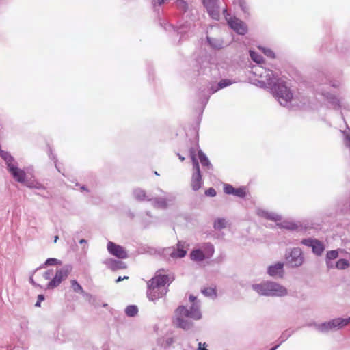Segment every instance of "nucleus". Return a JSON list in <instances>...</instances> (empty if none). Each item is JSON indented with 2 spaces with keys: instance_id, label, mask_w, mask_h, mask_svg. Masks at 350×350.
<instances>
[{
  "instance_id": "f257e3e1",
  "label": "nucleus",
  "mask_w": 350,
  "mask_h": 350,
  "mask_svg": "<svg viewBox=\"0 0 350 350\" xmlns=\"http://www.w3.org/2000/svg\"><path fill=\"white\" fill-rule=\"evenodd\" d=\"M252 72L260 78L258 83L261 88H269L275 98L280 105L288 107L293 99V92L287 85L284 77H275L273 70L266 69L261 65L252 67Z\"/></svg>"
},
{
  "instance_id": "f03ea898",
  "label": "nucleus",
  "mask_w": 350,
  "mask_h": 350,
  "mask_svg": "<svg viewBox=\"0 0 350 350\" xmlns=\"http://www.w3.org/2000/svg\"><path fill=\"white\" fill-rule=\"evenodd\" d=\"M189 299L191 303L189 308H187L185 306H178L175 310V318L174 319V323L176 327L187 331L193 328V321L200 320L202 317L200 301L197 300V297L190 295Z\"/></svg>"
},
{
  "instance_id": "7ed1b4c3",
  "label": "nucleus",
  "mask_w": 350,
  "mask_h": 350,
  "mask_svg": "<svg viewBox=\"0 0 350 350\" xmlns=\"http://www.w3.org/2000/svg\"><path fill=\"white\" fill-rule=\"evenodd\" d=\"M163 270H159L156 272L154 277L147 282V296L149 300L154 301L167 293L165 284H170L174 280V276L171 274H162Z\"/></svg>"
},
{
  "instance_id": "20e7f679",
  "label": "nucleus",
  "mask_w": 350,
  "mask_h": 350,
  "mask_svg": "<svg viewBox=\"0 0 350 350\" xmlns=\"http://www.w3.org/2000/svg\"><path fill=\"white\" fill-rule=\"evenodd\" d=\"M170 1V0H152L151 3L154 12L157 15L161 27H162L165 31H170L172 29L174 31L176 32L178 35H180V40L187 30L190 29L191 23H187L186 25L183 24L180 27H174V25L170 24L165 19L161 18V16L163 14V10L161 8V7Z\"/></svg>"
},
{
  "instance_id": "39448f33",
  "label": "nucleus",
  "mask_w": 350,
  "mask_h": 350,
  "mask_svg": "<svg viewBox=\"0 0 350 350\" xmlns=\"http://www.w3.org/2000/svg\"><path fill=\"white\" fill-rule=\"evenodd\" d=\"M252 288L260 296L284 297L288 294V291L284 286L268 280L252 284Z\"/></svg>"
},
{
  "instance_id": "423d86ee",
  "label": "nucleus",
  "mask_w": 350,
  "mask_h": 350,
  "mask_svg": "<svg viewBox=\"0 0 350 350\" xmlns=\"http://www.w3.org/2000/svg\"><path fill=\"white\" fill-rule=\"evenodd\" d=\"M233 83V81L228 79H221L215 85H211L209 88H204L200 90L198 93V102L202 105V111L204 109L207 103L209 100L211 94L217 92L219 90L226 88Z\"/></svg>"
},
{
  "instance_id": "0eeeda50",
  "label": "nucleus",
  "mask_w": 350,
  "mask_h": 350,
  "mask_svg": "<svg viewBox=\"0 0 350 350\" xmlns=\"http://www.w3.org/2000/svg\"><path fill=\"white\" fill-rule=\"evenodd\" d=\"M70 271L71 267L66 265L59 269H57L55 275L53 278H51L53 273V269H49L45 271L43 274L44 278L45 280L51 279V281L47 284L46 288L53 289L54 288L57 287L61 282L68 277Z\"/></svg>"
},
{
  "instance_id": "6e6552de",
  "label": "nucleus",
  "mask_w": 350,
  "mask_h": 350,
  "mask_svg": "<svg viewBox=\"0 0 350 350\" xmlns=\"http://www.w3.org/2000/svg\"><path fill=\"white\" fill-rule=\"evenodd\" d=\"M189 156L192 161L193 165V174L191 176V188L194 191H198L202 184V177L200 168L199 161L196 158V150L194 148H189Z\"/></svg>"
},
{
  "instance_id": "1a4fd4ad",
  "label": "nucleus",
  "mask_w": 350,
  "mask_h": 350,
  "mask_svg": "<svg viewBox=\"0 0 350 350\" xmlns=\"http://www.w3.org/2000/svg\"><path fill=\"white\" fill-rule=\"evenodd\" d=\"M350 323V317L348 318H336L329 321L320 323L318 325V332L321 333H328L334 332L343 328Z\"/></svg>"
},
{
  "instance_id": "9d476101",
  "label": "nucleus",
  "mask_w": 350,
  "mask_h": 350,
  "mask_svg": "<svg viewBox=\"0 0 350 350\" xmlns=\"http://www.w3.org/2000/svg\"><path fill=\"white\" fill-rule=\"evenodd\" d=\"M286 265L290 268L301 267L304 262V256L299 247H293L285 253Z\"/></svg>"
},
{
  "instance_id": "9b49d317",
  "label": "nucleus",
  "mask_w": 350,
  "mask_h": 350,
  "mask_svg": "<svg viewBox=\"0 0 350 350\" xmlns=\"http://www.w3.org/2000/svg\"><path fill=\"white\" fill-rule=\"evenodd\" d=\"M196 67L199 75H210L213 78L220 77V75L217 74V66L208 61L206 57L198 58L196 60Z\"/></svg>"
},
{
  "instance_id": "f8f14e48",
  "label": "nucleus",
  "mask_w": 350,
  "mask_h": 350,
  "mask_svg": "<svg viewBox=\"0 0 350 350\" xmlns=\"http://www.w3.org/2000/svg\"><path fill=\"white\" fill-rule=\"evenodd\" d=\"M317 92L323 96L329 108L334 110L340 109L341 104L340 100L334 94L327 90L326 88L320 86L317 89Z\"/></svg>"
},
{
  "instance_id": "ddd939ff",
  "label": "nucleus",
  "mask_w": 350,
  "mask_h": 350,
  "mask_svg": "<svg viewBox=\"0 0 350 350\" xmlns=\"http://www.w3.org/2000/svg\"><path fill=\"white\" fill-rule=\"evenodd\" d=\"M208 16L213 20L219 21L221 8L219 0H200Z\"/></svg>"
},
{
  "instance_id": "4468645a",
  "label": "nucleus",
  "mask_w": 350,
  "mask_h": 350,
  "mask_svg": "<svg viewBox=\"0 0 350 350\" xmlns=\"http://www.w3.org/2000/svg\"><path fill=\"white\" fill-rule=\"evenodd\" d=\"M163 254L165 256H170L172 258H182L187 254V250L185 249V243L178 241L175 247H165L163 250Z\"/></svg>"
},
{
  "instance_id": "2eb2a0df",
  "label": "nucleus",
  "mask_w": 350,
  "mask_h": 350,
  "mask_svg": "<svg viewBox=\"0 0 350 350\" xmlns=\"http://www.w3.org/2000/svg\"><path fill=\"white\" fill-rule=\"evenodd\" d=\"M228 25L239 35L244 36L247 33L248 29L245 23L236 17H230Z\"/></svg>"
},
{
  "instance_id": "dca6fc26",
  "label": "nucleus",
  "mask_w": 350,
  "mask_h": 350,
  "mask_svg": "<svg viewBox=\"0 0 350 350\" xmlns=\"http://www.w3.org/2000/svg\"><path fill=\"white\" fill-rule=\"evenodd\" d=\"M301 243L312 248V252L317 256H321L325 250L323 243L318 239L313 238L303 239Z\"/></svg>"
},
{
  "instance_id": "f3484780",
  "label": "nucleus",
  "mask_w": 350,
  "mask_h": 350,
  "mask_svg": "<svg viewBox=\"0 0 350 350\" xmlns=\"http://www.w3.org/2000/svg\"><path fill=\"white\" fill-rule=\"evenodd\" d=\"M107 248L109 254L119 259H126L129 256L126 250L122 246L112 241L107 243Z\"/></svg>"
},
{
  "instance_id": "a211bd4d",
  "label": "nucleus",
  "mask_w": 350,
  "mask_h": 350,
  "mask_svg": "<svg viewBox=\"0 0 350 350\" xmlns=\"http://www.w3.org/2000/svg\"><path fill=\"white\" fill-rule=\"evenodd\" d=\"M174 5L183 16L189 17L192 21H194V18H192V17H194L193 14V10L187 1L175 0Z\"/></svg>"
},
{
  "instance_id": "6ab92c4d",
  "label": "nucleus",
  "mask_w": 350,
  "mask_h": 350,
  "mask_svg": "<svg viewBox=\"0 0 350 350\" xmlns=\"http://www.w3.org/2000/svg\"><path fill=\"white\" fill-rule=\"evenodd\" d=\"M224 191L228 195H232L240 198H245L247 194L245 187L234 188L232 185L228 183L224 185Z\"/></svg>"
},
{
  "instance_id": "aec40b11",
  "label": "nucleus",
  "mask_w": 350,
  "mask_h": 350,
  "mask_svg": "<svg viewBox=\"0 0 350 350\" xmlns=\"http://www.w3.org/2000/svg\"><path fill=\"white\" fill-rule=\"evenodd\" d=\"M204 44L208 46L211 49L219 51L224 49L227 44L221 38H213L208 35L206 36Z\"/></svg>"
},
{
  "instance_id": "412c9836",
  "label": "nucleus",
  "mask_w": 350,
  "mask_h": 350,
  "mask_svg": "<svg viewBox=\"0 0 350 350\" xmlns=\"http://www.w3.org/2000/svg\"><path fill=\"white\" fill-rule=\"evenodd\" d=\"M267 273L273 278H283L284 273V263L278 262L273 265H269L267 267Z\"/></svg>"
},
{
  "instance_id": "4be33fe9",
  "label": "nucleus",
  "mask_w": 350,
  "mask_h": 350,
  "mask_svg": "<svg viewBox=\"0 0 350 350\" xmlns=\"http://www.w3.org/2000/svg\"><path fill=\"white\" fill-rule=\"evenodd\" d=\"M196 150V152L198 151V159L202 165V166L208 171H213V166L209 161L207 156L204 153V152L199 148L197 145L196 147H193Z\"/></svg>"
},
{
  "instance_id": "5701e85b",
  "label": "nucleus",
  "mask_w": 350,
  "mask_h": 350,
  "mask_svg": "<svg viewBox=\"0 0 350 350\" xmlns=\"http://www.w3.org/2000/svg\"><path fill=\"white\" fill-rule=\"evenodd\" d=\"M103 262L112 271L124 269L126 268V265L125 262L111 258H106L105 260H103Z\"/></svg>"
},
{
  "instance_id": "b1692460",
  "label": "nucleus",
  "mask_w": 350,
  "mask_h": 350,
  "mask_svg": "<svg viewBox=\"0 0 350 350\" xmlns=\"http://www.w3.org/2000/svg\"><path fill=\"white\" fill-rule=\"evenodd\" d=\"M132 194L133 198L138 202L150 201L152 200V196L150 193H147L145 190L141 188L133 189Z\"/></svg>"
},
{
  "instance_id": "393cba45",
  "label": "nucleus",
  "mask_w": 350,
  "mask_h": 350,
  "mask_svg": "<svg viewBox=\"0 0 350 350\" xmlns=\"http://www.w3.org/2000/svg\"><path fill=\"white\" fill-rule=\"evenodd\" d=\"M257 215L260 217L275 222L280 221L282 219V217L280 215L274 212H269L263 209H258L257 211Z\"/></svg>"
},
{
  "instance_id": "a878e982",
  "label": "nucleus",
  "mask_w": 350,
  "mask_h": 350,
  "mask_svg": "<svg viewBox=\"0 0 350 350\" xmlns=\"http://www.w3.org/2000/svg\"><path fill=\"white\" fill-rule=\"evenodd\" d=\"M190 258L193 261L202 262L206 259V254L202 249H193L190 253Z\"/></svg>"
},
{
  "instance_id": "bb28decb",
  "label": "nucleus",
  "mask_w": 350,
  "mask_h": 350,
  "mask_svg": "<svg viewBox=\"0 0 350 350\" xmlns=\"http://www.w3.org/2000/svg\"><path fill=\"white\" fill-rule=\"evenodd\" d=\"M150 201L152 202V206L155 208L165 209L167 207V202L165 198L152 197V200Z\"/></svg>"
},
{
  "instance_id": "cd10ccee",
  "label": "nucleus",
  "mask_w": 350,
  "mask_h": 350,
  "mask_svg": "<svg viewBox=\"0 0 350 350\" xmlns=\"http://www.w3.org/2000/svg\"><path fill=\"white\" fill-rule=\"evenodd\" d=\"M202 250L206 254V258H209L213 256L215 252L214 245L211 243H204L202 245Z\"/></svg>"
},
{
  "instance_id": "c85d7f7f",
  "label": "nucleus",
  "mask_w": 350,
  "mask_h": 350,
  "mask_svg": "<svg viewBox=\"0 0 350 350\" xmlns=\"http://www.w3.org/2000/svg\"><path fill=\"white\" fill-rule=\"evenodd\" d=\"M342 81L340 79H332L326 78L324 84L334 88H338L342 85Z\"/></svg>"
},
{
  "instance_id": "c756f323",
  "label": "nucleus",
  "mask_w": 350,
  "mask_h": 350,
  "mask_svg": "<svg viewBox=\"0 0 350 350\" xmlns=\"http://www.w3.org/2000/svg\"><path fill=\"white\" fill-rule=\"evenodd\" d=\"M238 5L245 15V18L250 16V7L245 0H238Z\"/></svg>"
},
{
  "instance_id": "7c9ffc66",
  "label": "nucleus",
  "mask_w": 350,
  "mask_h": 350,
  "mask_svg": "<svg viewBox=\"0 0 350 350\" xmlns=\"http://www.w3.org/2000/svg\"><path fill=\"white\" fill-rule=\"evenodd\" d=\"M25 186L30 189H45V187L40 183L34 180H29L25 183Z\"/></svg>"
},
{
  "instance_id": "2f4dec72",
  "label": "nucleus",
  "mask_w": 350,
  "mask_h": 350,
  "mask_svg": "<svg viewBox=\"0 0 350 350\" xmlns=\"http://www.w3.org/2000/svg\"><path fill=\"white\" fill-rule=\"evenodd\" d=\"M61 261L57 258H49L46 260L44 264L41 265L38 269H42L44 267H48V266H55L57 265H60Z\"/></svg>"
},
{
  "instance_id": "473e14b6",
  "label": "nucleus",
  "mask_w": 350,
  "mask_h": 350,
  "mask_svg": "<svg viewBox=\"0 0 350 350\" xmlns=\"http://www.w3.org/2000/svg\"><path fill=\"white\" fill-rule=\"evenodd\" d=\"M138 308L135 305H129L125 309V314L129 317H133L137 315Z\"/></svg>"
},
{
  "instance_id": "72a5a7b5",
  "label": "nucleus",
  "mask_w": 350,
  "mask_h": 350,
  "mask_svg": "<svg viewBox=\"0 0 350 350\" xmlns=\"http://www.w3.org/2000/svg\"><path fill=\"white\" fill-rule=\"evenodd\" d=\"M350 266L349 261L344 258L339 259L335 264L336 269L340 270H345Z\"/></svg>"
},
{
  "instance_id": "f704fd0d",
  "label": "nucleus",
  "mask_w": 350,
  "mask_h": 350,
  "mask_svg": "<svg viewBox=\"0 0 350 350\" xmlns=\"http://www.w3.org/2000/svg\"><path fill=\"white\" fill-rule=\"evenodd\" d=\"M201 292L206 297H215L217 295L216 290L211 287L204 288L201 290Z\"/></svg>"
},
{
  "instance_id": "c9c22d12",
  "label": "nucleus",
  "mask_w": 350,
  "mask_h": 350,
  "mask_svg": "<svg viewBox=\"0 0 350 350\" xmlns=\"http://www.w3.org/2000/svg\"><path fill=\"white\" fill-rule=\"evenodd\" d=\"M226 219L224 218H218L214 221L213 227L215 230H221L226 228Z\"/></svg>"
},
{
  "instance_id": "e433bc0d",
  "label": "nucleus",
  "mask_w": 350,
  "mask_h": 350,
  "mask_svg": "<svg viewBox=\"0 0 350 350\" xmlns=\"http://www.w3.org/2000/svg\"><path fill=\"white\" fill-rule=\"evenodd\" d=\"M294 333V331H289V330H285L284 331L282 334L280 335V338H278V340L280 341L278 344H280V345L285 342Z\"/></svg>"
},
{
  "instance_id": "4c0bfd02",
  "label": "nucleus",
  "mask_w": 350,
  "mask_h": 350,
  "mask_svg": "<svg viewBox=\"0 0 350 350\" xmlns=\"http://www.w3.org/2000/svg\"><path fill=\"white\" fill-rule=\"evenodd\" d=\"M250 55L251 59L254 62L258 64V65H260V64H261L263 62V57H262L261 55H260L253 51H250Z\"/></svg>"
},
{
  "instance_id": "58836bf2",
  "label": "nucleus",
  "mask_w": 350,
  "mask_h": 350,
  "mask_svg": "<svg viewBox=\"0 0 350 350\" xmlns=\"http://www.w3.org/2000/svg\"><path fill=\"white\" fill-rule=\"evenodd\" d=\"M71 287L75 293H79L82 295L84 292L81 285L75 280L71 281Z\"/></svg>"
},
{
  "instance_id": "ea45409f",
  "label": "nucleus",
  "mask_w": 350,
  "mask_h": 350,
  "mask_svg": "<svg viewBox=\"0 0 350 350\" xmlns=\"http://www.w3.org/2000/svg\"><path fill=\"white\" fill-rule=\"evenodd\" d=\"M338 257V250H329L326 254V258L327 260H335Z\"/></svg>"
},
{
  "instance_id": "a19ab883",
  "label": "nucleus",
  "mask_w": 350,
  "mask_h": 350,
  "mask_svg": "<svg viewBox=\"0 0 350 350\" xmlns=\"http://www.w3.org/2000/svg\"><path fill=\"white\" fill-rule=\"evenodd\" d=\"M262 51L263 53L270 58H275V53L270 49L268 48H262Z\"/></svg>"
},
{
  "instance_id": "79ce46f5",
  "label": "nucleus",
  "mask_w": 350,
  "mask_h": 350,
  "mask_svg": "<svg viewBox=\"0 0 350 350\" xmlns=\"http://www.w3.org/2000/svg\"><path fill=\"white\" fill-rule=\"evenodd\" d=\"M344 135V143L346 147L349 148L350 149V135L346 132H343Z\"/></svg>"
},
{
  "instance_id": "37998d69",
  "label": "nucleus",
  "mask_w": 350,
  "mask_h": 350,
  "mask_svg": "<svg viewBox=\"0 0 350 350\" xmlns=\"http://www.w3.org/2000/svg\"><path fill=\"white\" fill-rule=\"evenodd\" d=\"M217 194L215 189L213 187H210L205 191V195L210 197H214Z\"/></svg>"
},
{
  "instance_id": "c03bdc74",
  "label": "nucleus",
  "mask_w": 350,
  "mask_h": 350,
  "mask_svg": "<svg viewBox=\"0 0 350 350\" xmlns=\"http://www.w3.org/2000/svg\"><path fill=\"white\" fill-rule=\"evenodd\" d=\"M50 157H51V159H53V160H54V161H54V162H55V168L57 170V171H58L59 172L62 173L63 175H64V173H63V172H62V171H61L59 164L58 163V162H57V159H56L55 156V155H53V154H52V152H51Z\"/></svg>"
},
{
  "instance_id": "a18cd8bd",
  "label": "nucleus",
  "mask_w": 350,
  "mask_h": 350,
  "mask_svg": "<svg viewBox=\"0 0 350 350\" xmlns=\"http://www.w3.org/2000/svg\"><path fill=\"white\" fill-rule=\"evenodd\" d=\"M82 295L86 298V299L90 302V303H93V301L95 300V297L90 294V293H85V291L83 292V293L82 294Z\"/></svg>"
},
{
  "instance_id": "49530a36",
  "label": "nucleus",
  "mask_w": 350,
  "mask_h": 350,
  "mask_svg": "<svg viewBox=\"0 0 350 350\" xmlns=\"http://www.w3.org/2000/svg\"><path fill=\"white\" fill-rule=\"evenodd\" d=\"M277 225L279 226L283 227L284 228L289 229V230H294L296 228V224H295L293 223H290V224H288L286 225H281V224H278Z\"/></svg>"
},
{
  "instance_id": "de8ad7c7",
  "label": "nucleus",
  "mask_w": 350,
  "mask_h": 350,
  "mask_svg": "<svg viewBox=\"0 0 350 350\" xmlns=\"http://www.w3.org/2000/svg\"><path fill=\"white\" fill-rule=\"evenodd\" d=\"M325 262H326V266L328 269H332L336 268L335 265H334V263L332 262V260H325Z\"/></svg>"
},
{
  "instance_id": "09e8293b",
  "label": "nucleus",
  "mask_w": 350,
  "mask_h": 350,
  "mask_svg": "<svg viewBox=\"0 0 350 350\" xmlns=\"http://www.w3.org/2000/svg\"><path fill=\"white\" fill-rule=\"evenodd\" d=\"M222 14L225 18L228 21L229 19L228 17L230 16V13L228 12V9L226 8L222 9Z\"/></svg>"
},
{
  "instance_id": "8fccbe9b",
  "label": "nucleus",
  "mask_w": 350,
  "mask_h": 350,
  "mask_svg": "<svg viewBox=\"0 0 350 350\" xmlns=\"http://www.w3.org/2000/svg\"><path fill=\"white\" fill-rule=\"evenodd\" d=\"M308 327H314L318 331V325H320V323L316 322L308 323L306 325Z\"/></svg>"
},
{
  "instance_id": "3c124183",
  "label": "nucleus",
  "mask_w": 350,
  "mask_h": 350,
  "mask_svg": "<svg viewBox=\"0 0 350 350\" xmlns=\"http://www.w3.org/2000/svg\"><path fill=\"white\" fill-rule=\"evenodd\" d=\"M197 350H208L207 348H206V343H204L203 345H202L201 342H199L198 343V347Z\"/></svg>"
},
{
  "instance_id": "603ef678",
  "label": "nucleus",
  "mask_w": 350,
  "mask_h": 350,
  "mask_svg": "<svg viewBox=\"0 0 350 350\" xmlns=\"http://www.w3.org/2000/svg\"><path fill=\"white\" fill-rule=\"evenodd\" d=\"M128 278H129V277H128V276H124L123 278H122L121 276H119V277L116 279V282L118 283V282H120L122 281L123 280H126V279H128Z\"/></svg>"
},
{
  "instance_id": "864d4df0",
  "label": "nucleus",
  "mask_w": 350,
  "mask_h": 350,
  "mask_svg": "<svg viewBox=\"0 0 350 350\" xmlns=\"http://www.w3.org/2000/svg\"><path fill=\"white\" fill-rule=\"evenodd\" d=\"M44 299H45V297H44V295H42V294L38 295V301L41 302V301H44Z\"/></svg>"
},
{
  "instance_id": "5fc2aeb1",
  "label": "nucleus",
  "mask_w": 350,
  "mask_h": 350,
  "mask_svg": "<svg viewBox=\"0 0 350 350\" xmlns=\"http://www.w3.org/2000/svg\"><path fill=\"white\" fill-rule=\"evenodd\" d=\"M177 156L178 157L179 159L181 161H183L185 159V158L184 157H183L182 155H180L179 153H177Z\"/></svg>"
},
{
  "instance_id": "6e6d98bb",
  "label": "nucleus",
  "mask_w": 350,
  "mask_h": 350,
  "mask_svg": "<svg viewBox=\"0 0 350 350\" xmlns=\"http://www.w3.org/2000/svg\"><path fill=\"white\" fill-rule=\"evenodd\" d=\"M79 242L80 244H86L87 243V241L84 239H80Z\"/></svg>"
},
{
  "instance_id": "4d7b16f0",
  "label": "nucleus",
  "mask_w": 350,
  "mask_h": 350,
  "mask_svg": "<svg viewBox=\"0 0 350 350\" xmlns=\"http://www.w3.org/2000/svg\"><path fill=\"white\" fill-rule=\"evenodd\" d=\"M280 346V344H278V345H275L274 347H271L269 350H276Z\"/></svg>"
},
{
  "instance_id": "13d9d810",
  "label": "nucleus",
  "mask_w": 350,
  "mask_h": 350,
  "mask_svg": "<svg viewBox=\"0 0 350 350\" xmlns=\"http://www.w3.org/2000/svg\"><path fill=\"white\" fill-rule=\"evenodd\" d=\"M80 189H81V191H88V189H87V187H86L85 185L81 186V187H80Z\"/></svg>"
},
{
  "instance_id": "bf43d9fd",
  "label": "nucleus",
  "mask_w": 350,
  "mask_h": 350,
  "mask_svg": "<svg viewBox=\"0 0 350 350\" xmlns=\"http://www.w3.org/2000/svg\"><path fill=\"white\" fill-rule=\"evenodd\" d=\"M30 283L32 284L33 286H37V284L33 280L32 278H30Z\"/></svg>"
},
{
  "instance_id": "052dcab7",
  "label": "nucleus",
  "mask_w": 350,
  "mask_h": 350,
  "mask_svg": "<svg viewBox=\"0 0 350 350\" xmlns=\"http://www.w3.org/2000/svg\"><path fill=\"white\" fill-rule=\"evenodd\" d=\"M13 350H25L23 348H21L19 346L14 347Z\"/></svg>"
},
{
  "instance_id": "680f3d73",
  "label": "nucleus",
  "mask_w": 350,
  "mask_h": 350,
  "mask_svg": "<svg viewBox=\"0 0 350 350\" xmlns=\"http://www.w3.org/2000/svg\"><path fill=\"white\" fill-rule=\"evenodd\" d=\"M40 303H41L40 301H38L37 300L36 303L35 304V306L36 307H40Z\"/></svg>"
},
{
  "instance_id": "e2e57ef3",
  "label": "nucleus",
  "mask_w": 350,
  "mask_h": 350,
  "mask_svg": "<svg viewBox=\"0 0 350 350\" xmlns=\"http://www.w3.org/2000/svg\"><path fill=\"white\" fill-rule=\"evenodd\" d=\"M129 215L131 218H133L134 217V213H132V212H129Z\"/></svg>"
},
{
  "instance_id": "0e129e2a",
  "label": "nucleus",
  "mask_w": 350,
  "mask_h": 350,
  "mask_svg": "<svg viewBox=\"0 0 350 350\" xmlns=\"http://www.w3.org/2000/svg\"><path fill=\"white\" fill-rule=\"evenodd\" d=\"M59 239V237L58 236H55V239H54V242L56 243L57 242V240Z\"/></svg>"
},
{
  "instance_id": "69168bd1",
  "label": "nucleus",
  "mask_w": 350,
  "mask_h": 350,
  "mask_svg": "<svg viewBox=\"0 0 350 350\" xmlns=\"http://www.w3.org/2000/svg\"><path fill=\"white\" fill-rule=\"evenodd\" d=\"M107 306V304H103V307H105V306Z\"/></svg>"
}]
</instances>
